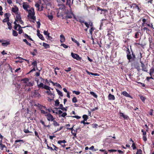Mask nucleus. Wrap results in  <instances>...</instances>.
Listing matches in <instances>:
<instances>
[{
	"label": "nucleus",
	"instance_id": "nucleus-1",
	"mask_svg": "<svg viewBox=\"0 0 154 154\" xmlns=\"http://www.w3.org/2000/svg\"><path fill=\"white\" fill-rule=\"evenodd\" d=\"M21 81L23 82V84L25 87L32 86L34 85V82L28 78L22 79Z\"/></svg>",
	"mask_w": 154,
	"mask_h": 154
},
{
	"label": "nucleus",
	"instance_id": "nucleus-2",
	"mask_svg": "<svg viewBox=\"0 0 154 154\" xmlns=\"http://www.w3.org/2000/svg\"><path fill=\"white\" fill-rule=\"evenodd\" d=\"M28 13V17L29 18L33 20L34 22V21L36 20V17L35 16V12L34 9L33 8L29 9V11H27Z\"/></svg>",
	"mask_w": 154,
	"mask_h": 154
},
{
	"label": "nucleus",
	"instance_id": "nucleus-3",
	"mask_svg": "<svg viewBox=\"0 0 154 154\" xmlns=\"http://www.w3.org/2000/svg\"><path fill=\"white\" fill-rule=\"evenodd\" d=\"M127 57L129 62L134 60L135 58V55L133 54L132 52L131 53L129 49H128L127 51Z\"/></svg>",
	"mask_w": 154,
	"mask_h": 154
},
{
	"label": "nucleus",
	"instance_id": "nucleus-4",
	"mask_svg": "<svg viewBox=\"0 0 154 154\" xmlns=\"http://www.w3.org/2000/svg\"><path fill=\"white\" fill-rule=\"evenodd\" d=\"M15 17V21L14 22V24L15 25L17 24V23H20L21 24H23V22L22 21L21 18V17L20 15V12L14 15Z\"/></svg>",
	"mask_w": 154,
	"mask_h": 154
},
{
	"label": "nucleus",
	"instance_id": "nucleus-5",
	"mask_svg": "<svg viewBox=\"0 0 154 154\" xmlns=\"http://www.w3.org/2000/svg\"><path fill=\"white\" fill-rule=\"evenodd\" d=\"M53 113H55L56 114L59 115V117H65L67 115V113L66 112L63 113L62 111L60 110H57V111L55 112V111L53 110H51Z\"/></svg>",
	"mask_w": 154,
	"mask_h": 154
},
{
	"label": "nucleus",
	"instance_id": "nucleus-6",
	"mask_svg": "<svg viewBox=\"0 0 154 154\" xmlns=\"http://www.w3.org/2000/svg\"><path fill=\"white\" fill-rule=\"evenodd\" d=\"M24 142V141L23 140H16L14 142V145L15 146L16 148H19L21 144Z\"/></svg>",
	"mask_w": 154,
	"mask_h": 154
},
{
	"label": "nucleus",
	"instance_id": "nucleus-7",
	"mask_svg": "<svg viewBox=\"0 0 154 154\" xmlns=\"http://www.w3.org/2000/svg\"><path fill=\"white\" fill-rule=\"evenodd\" d=\"M22 7L23 9L26 11H27L29 9L32 8L31 7L30 5L26 2H23L22 4Z\"/></svg>",
	"mask_w": 154,
	"mask_h": 154
},
{
	"label": "nucleus",
	"instance_id": "nucleus-8",
	"mask_svg": "<svg viewBox=\"0 0 154 154\" xmlns=\"http://www.w3.org/2000/svg\"><path fill=\"white\" fill-rule=\"evenodd\" d=\"M14 29H15L19 31V34H21L23 32V30L22 29V27L19 24H17L15 25Z\"/></svg>",
	"mask_w": 154,
	"mask_h": 154
},
{
	"label": "nucleus",
	"instance_id": "nucleus-9",
	"mask_svg": "<svg viewBox=\"0 0 154 154\" xmlns=\"http://www.w3.org/2000/svg\"><path fill=\"white\" fill-rule=\"evenodd\" d=\"M13 14L14 15L19 13L18 8L16 6H14L11 9Z\"/></svg>",
	"mask_w": 154,
	"mask_h": 154
},
{
	"label": "nucleus",
	"instance_id": "nucleus-10",
	"mask_svg": "<svg viewBox=\"0 0 154 154\" xmlns=\"http://www.w3.org/2000/svg\"><path fill=\"white\" fill-rule=\"evenodd\" d=\"M45 116H46L47 119L48 121H52L54 119V118L53 117V116L50 113H47Z\"/></svg>",
	"mask_w": 154,
	"mask_h": 154
},
{
	"label": "nucleus",
	"instance_id": "nucleus-11",
	"mask_svg": "<svg viewBox=\"0 0 154 154\" xmlns=\"http://www.w3.org/2000/svg\"><path fill=\"white\" fill-rule=\"evenodd\" d=\"M71 55L72 57L74 59H76L77 60H81L82 59L81 57H80L77 54L72 53H71Z\"/></svg>",
	"mask_w": 154,
	"mask_h": 154
},
{
	"label": "nucleus",
	"instance_id": "nucleus-12",
	"mask_svg": "<svg viewBox=\"0 0 154 154\" xmlns=\"http://www.w3.org/2000/svg\"><path fill=\"white\" fill-rule=\"evenodd\" d=\"M32 95L34 97H41V95L38 91L35 90L32 93Z\"/></svg>",
	"mask_w": 154,
	"mask_h": 154
},
{
	"label": "nucleus",
	"instance_id": "nucleus-13",
	"mask_svg": "<svg viewBox=\"0 0 154 154\" xmlns=\"http://www.w3.org/2000/svg\"><path fill=\"white\" fill-rule=\"evenodd\" d=\"M132 20L131 17H127L125 18L124 22L127 23H130L132 22Z\"/></svg>",
	"mask_w": 154,
	"mask_h": 154
},
{
	"label": "nucleus",
	"instance_id": "nucleus-14",
	"mask_svg": "<svg viewBox=\"0 0 154 154\" xmlns=\"http://www.w3.org/2000/svg\"><path fill=\"white\" fill-rule=\"evenodd\" d=\"M1 42H2V45L5 47L7 46L10 44V41H4L2 42L1 41Z\"/></svg>",
	"mask_w": 154,
	"mask_h": 154
},
{
	"label": "nucleus",
	"instance_id": "nucleus-15",
	"mask_svg": "<svg viewBox=\"0 0 154 154\" xmlns=\"http://www.w3.org/2000/svg\"><path fill=\"white\" fill-rule=\"evenodd\" d=\"M140 62L141 64L142 69L143 71L144 72H147L148 70L147 69V67L145 66V64L143 63L142 61H140Z\"/></svg>",
	"mask_w": 154,
	"mask_h": 154
},
{
	"label": "nucleus",
	"instance_id": "nucleus-16",
	"mask_svg": "<svg viewBox=\"0 0 154 154\" xmlns=\"http://www.w3.org/2000/svg\"><path fill=\"white\" fill-rule=\"evenodd\" d=\"M66 39L65 37L63 34L60 35V41L61 43H63L65 42Z\"/></svg>",
	"mask_w": 154,
	"mask_h": 154
},
{
	"label": "nucleus",
	"instance_id": "nucleus-17",
	"mask_svg": "<svg viewBox=\"0 0 154 154\" xmlns=\"http://www.w3.org/2000/svg\"><path fill=\"white\" fill-rule=\"evenodd\" d=\"M74 126V125H73L72 128H67V130H70L71 131V133L72 134V135L76 137V133H73V131H74L75 132V131L73 129V127Z\"/></svg>",
	"mask_w": 154,
	"mask_h": 154
},
{
	"label": "nucleus",
	"instance_id": "nucleus-18",
	"mask_svg": "<svg viewBox=\"0 0 154 154\" xmlns=\"http://www.w3.org/2000/svg\"><path fill=\"white\" fill-rule=\"evenodd\" d=\"M122 94H123L124 96L130 98H132V97L126 91H124L122 92Z\"/></svg>",
	"mask_w": 154,
	"mask_h": 154
},
{
	"label": "nucleus",
	"instance_id": "nucleus-19",
	"mask_svg": "<svg viewBox=\"0 0 154 154\" xmlns=\"http://www.w3.org/2000/svg\"><path fill=\"white\" fill-rule=\"evenodd\" d=\"M84 24L88 28H89V26L90 27H92L93 25L92 22H89L88 23L87 22H85Z\"/></svg>",
	"mask_w": 154,
	"mask_h": 154
},
{
	"label": "nucleus",
	"instance_id": "nucleus-20",
	"mask_svg": "<svg viewBox=\"0 0 154 154\" xmlns=\"http://www.w3.org/2000/svg\"><path fill=\"white\" fill-rule=\"evenodd\" d=\"M108 99L109 100H114L115 98L114 96L111 94H109L108 96Z\"/></svg>",
	"mask_w": 154,
	"mask_h": 154
},
{
	"label": "nucleus",
	"instance_id": "nucleus-21",
	"mask_svg": "<svg viewBox=\"0 0 154 154\" xmlns=\"http://www.w3.org/2000/svg\"><path fill=\"white\" fill-rule=\"evenodd\" d=\"M97 11H101V14H104L106 12H107V10L105 9H102L100 8L99 7H98L97 9Z\"/></svg>",
	"mask_w": 154,
	"mask_h": 154
},
{
	"label": "nucleus",
	"instance_id": "nucleus-22",
	"mask_svg": "<svg viewBox=\"0 0 154 154\" xmlns=\"http://www.w3.org/2000/svg\"><path fill=\"white\" fill-rule=\"evenodd\" d=\"M46 93L48 95H50L51 96V97L54 98V94L51 93V91H50V89L47 90L46 91Z\"/></svg>",
	"mask_w": 154,
	"mask_h": 154
},
{
	"label": "nucleus",
	"instance_id": "nucleus-23",
	"mask_svg": "<svg viewBox=\"0 0 154 154\" xmlns=\"http://www.w3.org/2000/svg\"><path fill=\"white\" fill-rule=\"evenodd\" d=\"M37 84L38 88H43V87L44 85L43 83H39L38 81H37Z\"/></svg>",
	"mask_w": 154,
	"mask_h": 154
},
{
	"label": "nucleus",
	"instance_id": "nucleus-24",
	"mask_svg": "<svg viewBox=\"0 0 154 154\" xmlns=\"http://www.w3.org/2000/svg\"><path fill=\"white\" fill-rule=\"evenodd\" d=\"M37 35L39 37V38L41 39L42 40L44 41L45 39L43 35L41 34L39 32H37Z\"/></svg>",
	"mask_w": 154,
	"mask_h": 154
},
{
	"label": "nucleus",
	"instance_id": "nucleus-25",
	"mask_svg": "<svg viewBox=\"0 0 154 154\" xmlns=\"http://www.w3.org/2000/svg\"><path fill=\"white\" fill-rule=\"evenodd\" d=\"M142 26H146V25L147 24L146 20L145 19L143 18L142 20Z\"/></svg>",
	"mask_w": 154,
	"mask_h": 154
},
{
	"label": "nucleus",
	"instance_id": "nucleus-26",
	"mask_svg": "<svg viewBox=\"0 0 154 154\" xmlns=\"http://www.w3.org/2000/svg\"><path fill=\"white\" fill-rule=\"evenodd\" d=\"M120 116H122L125 119H128V116L126 115H124L123 113L120 112Z\"/></svg>",
	"mask_w": 154,
	"mask_h": 154
},
{
	"label": "nucleus",
	"instance_id": "nucleus-27",
	"mask_svg": "<svg viewBox=\"0 0 154 154\" xmlns=\"http://www.w3.org/2000/svg\"><path fill=\"white\" fill-rule=\"evenodd\" d=\"M42 46L45 47V48H50V45L45 42L43 43Z\"/></svg>",
	"mask_w": 154,
	"mask_h": 154
},
{
	"label": "nucleus",
	"instance_id": "nucleus-28",
	"mask_svg": "<svg viewBox=\"0 0 154 154\" xmlns=\"http://www.w3.org/2000/svg\"><path fill=\"white\" fill-rule=\"evenodd\" d=\"M94 29H95L93 26L92 27H91V29L89 30V32L91 36L92 35L93 32L94 31Z\"/></svg>",
	"mask_w": 154,
	"mask_h": 154
},
{
	"label": "nucleus",
	"instance_id": "nucleus-29",
	"mask_svg": "<svg viewBox=\"0 0 154 154\" xmlns=\"http://www.w3.org/2000/svg\"><path fill=\"white\" fill-rule=\"evenodd\" d=\"M71 39L72 41L76 44L78 46H79L80 44L74 38H72Z\"/></svg>",
	"mask_w": 154,
	"mask_h": 154
},
{
	"label": "nucleus",
	"instance_id": "nucleus-30",
	"mask_svg": "<svg viewBox=\"0 0 154 154\" xmlns=\"http://www.w3.org/2000/svg\"><path fill=\"white\" fill-rule=\"evenodd\" d=\"M32 65H33L34 67H35L36 69H38L37 67V63L36 61H35L33 62L32 63Z\"/></svg>",
	"mask_w": 154,
	"mask_h": 154
},
{
	"label": "nucleus",
	"instance_id": "nucleus-31",
	"mask_svg": "<svg viewBox=\"0 0 154 154\" xmlns=\"http://www.w3.org/2000/svg\"><path fill=\"white\" fill-rule=\"evenodd\" d=\"M56 91L59 95L60 96L62 97L63 96V94L62 92L60 91V90H58L57 89H56Z\"/></svg>",
	"mask_w": 154,
	"mask_h": 154
},
{
	"label": "nucleus",
	"instance_id": "nucleus-32",
	"mask_svg": "<svg viewBox=\"0 0 154 154\" xmlns=\"http://www.w3.org/2000/svg\"><path fill=\"white\" fill-rule=\"evenodd\" d=\"M58 109H60L61 110H62L63 111H66L67 110V107H61V108H55V109H56V110H57Z\"/></svg>",
	"mask_w": 154,
	"mask_h": 154
},
{
	"label": "nucleus",
	"instance_id": "nucleus-33",
	"mask_svg": "<svg viewBox=\"0 0 154 154\" xmlns=\"http://www.w3.org/2000/svg\"><path fill=\"white\" fill-rule=\"evenodd\" d=\"M1 148L2 150H5L6 151H7L6 150V148L5 146L2 144L1 143Z\"/></svg>",
	"mask_w": 154,
	"mask_h": 154
},
{
	"label": "nucleus",
	"instance_id": "nucleus-34",
	"mask_svg": "<svg viewBox=\"0 0 154 154\" xmlns=\"http://www.w3.org/2000/svg\"><path fill=\"white\" fill-rule=\"evenodd\" d=\"M24 37L25 38H27V39H29L31 41H33V40L32 38L30 37L28 35L26 34H24Z\"/></svg>",
	"mask_w": 154,
	"mask_h": 154
},
{
	"label": "nucleus",
	"instance_id": "nucleus-35",
	"mask_svg": "<svg viewBox=\"0 0 154 154\" xmlns=\"http://www.w3.org/2000/svg\"><path fill=\"white\" fill-rule=\"evenodd\" d=\"M23 41L24 42H25L27 45H28L30 46H31V43L28 42L27 41V40L26 39H23Z\"/></svg>",
	"mask_w": 154,
	"mask_h": 154
},
{
	"label": "nucleus",
	"instance_id": "nucleus-36",
	"mask_svg": "<svg viewBox=\"0 0 154 154\" xmlns=\"http://www.w3.org/2000/svg\"><path fill=\"white\" fill-rule=\"evenodd\" d=\"M90 94L92 95L94 97L97 98V95L93 91H91L90 92Z\"/></svg>",
	"mask_w": 154,
	"mask_h": 154
},
{
	"label": "nucleus",
	"instance_id": "nucleus-37",
	"mask_svg": "<svg viewBox=\"0 0 154 154\" xmlns=\"http://www.w3.org/2000/svg\"><path fill=\"white\" fill-rule=\"evenodd\" d=\"M12 34L14 36H17L18 35L17 32L14 30H13Z\"/></svg>",
	"mask_w": 154,
	"mask_h": 154
},
{
	"label": "nucleus",
	"instance_id": "nucleus-38",
	"mask_svg": "<svg viewBox=\"0 0 154 154\" xmlns=\"http://www.w3.org/2000/svg\"><path fill=\"white\" fill-rule=\"evenodd\" d=\"M48 19L51 20H52L53 18V16L52 15H48L47 16Z\"/></svg>",
	"mask_w": 154,
	"mask_h": 154
},
{
	"label": "nucleus",
	"instance_id": "nucleus-39",
	"mask_svg": "<svg viewBox=\"0 0 154 154\" xmlns=\"http://www.w3.org/2000/svg\"><path fill=\"white\" fill-rule=\"evenodd\" d=\"M154 72V69H151L150 70V71L149 72V75L152 76V74H153Z\"/></svg>",
	"mask_w": 154,
	"mask_h": 154
},
{
	"label": "nucleus",
	"instance_id": "nucleus-40",
	"mask_svg": "<svg viewBox=\"0 0 154 154\" xmlns=\"http://www.w3.org/2000/svg\"><path fill=\"white\" fill-rule=\"evenodd\" d=\"M77 101V98L76 97H74L72 99V102L73 103H75Z\"/></svg>",
	"mask_w": 154,
	"mask_h": 154
},
{
	"label": "nucleus",
	"instance_id": "nucleus-41",
	"mask_svg": "<svg viewBox=\"0 0 154 154\" xmlns=\"http://www.w3.org/2000/svg\"><path fill=\"white\" fill-rule=\"evenodd\" d=\"M53 124L54 126H57L59 125V124L55 120L53 121Z\"/></svg>",
	"mask_w": 154,
	"mask_h": 154
},
{
	"label": "nucleus",
	"instance_id": "nucleus-42",
	"mask_svg": "<svg viewBox=\"0 0 154 154\" xmlns=\"http://www.w3.org/2000/svg\"><path fill=\"white\" fill-rule=\"evenodd\" d=\"M139 36V33L138 32H136L135 34V38H138Z\"/></svg>",
	"mask_w": 154,
	"mask_h": 154
},
{
	"label": "nucleus",
	"instance_id": "nucleus-43",
	"mask_svg": "<svg viewBox=\"0 0 154 154\" xmlns=\"http://www.w3.org/2000/svg\"><path fill=\"white\" fill-rule=\"evenodd\" d=\"M7 24L8 26V28L9 29H11L12 28L11 24L9 22H8L7 23Z\"/></svg>",
	"mask_w": 154,
	"mask_h": 154
},
{
	"label": "nucleus",
	"instance_id": "nucleus-44",
	"mask_svg": "<svg viewBox=\"0 0 154 154\" xmlns=\"http://www.w3.org/2000/svg\"><path fill=\"white\" fill-rule=\"evenodd\" d=\"M66 142V141L65 140H59L58 141L57 143L58 144H61L62 143H65Z\"/></svg>",
	"mask_w": 154,
	"mask_h": 154
},
{
	"label": "nucleus",
	"instance_id": "nucleus-45",
	"mask_svg": "<svg viewBox=\"0 0 154 154\" xmlns=\"http://www.w3.org/2000/svg\"><path fill=\"white\" fill-rule=\"evenodd\" d=\"M43 88H44L47 90H48L50 89L51 88L50 87L48 86L45 85L43 87Z\"/></svg>",
	"mask_w": 154,
	"mask_h": 154
},
{
	"label": "nucleus",
	"instance_id": "nucleus-46",
	"mask_svg": "<svg viewBox=\"0 0 154 154\" xmlns=\"http://www.w3.org/2000/svg\"><path fill=\"white\" fill-rule=\"evenodd\" d=\"M72 92L73 93H74L77 95H79L80 93V92L79 91H72Z\"/></svg>",
	"mask_w": 154,
	"mask_h": 154
},
{
	"label": "nucleus",
	"instance_id": "nucleus-47",
	"mask_svg": "<svg viewBox=\"0 0 154 154\" xmlns=\"http://www.w3.org/2000/svg\"><path fill=\"white\" fill-rule=\"evenodd\" d=\"M61 46H63L65 48H68V46L64 44H61L60 45Z\"/></svg>",
	"mask_w": 154,
	"mask_h": 154
},
{
	"label": "nucleus",
	"instance_id": "nucleus-48",
	"mask_svg": "<svg viewBox=\"0 0 154 154\" xmlns=\"http://www.w3.org/2000/svg\"><path fill=\"white\" fill-rule=\"evenodd\" d=\"M83 118L84 119L83 121H87L88 119V117L86 115H84L83 116Z\"/></svg>",
	"mask_w": 154,
	"mask_h": 154
},
{
	"label": "nucleus",
	"instance_id": "nucleus-49",
	"mask_svg": "<svg viewBox=\"0 0 154 154\" xmlns=\"http://www.w3.org/2000/svg\"><path fill=\"white\" fill-rule=\"evenodd\" d=\"M141 132H142L143 136L146 135V131L143 129L141 130Z\"/></svg>",
	"mask_w": 154,
	"mask_h": 154
},
{
	"label": "nucleus",
	"instance_id": "nucleus-50",
	"mask_svg": "<svg viewBox=\"0 0 154 154\" xmlns=\"http://www.w3.org/2000/svg\"><path fill=\"white\" fill-rule=\"evenodd\" d=\"M140 98L141 100L144 103L145 100L146 99L145 98L144 96H140Z\"/></svg>",
	"mask_w": 154,
	"mask_h": 154
},
{
	"label": "nucleus",
	"instance_id": "nucleus-51",
	"mask_svg": "<svg viewBox=\"0 0 154 154\" xmlns=\"http://www.w3.org/2000/svg\"><path fill=\"white\" fill-rule=\"evenodd\" d=\"M143 141L146 142L147 140L146 135L143 136Z\"/></svg>",
	"mask_w": 154,
	"mask_h": 154
},
{
	"label": "nucleus",
	"instance_id": "nucleus-52",
	"mask_svg": "<svg viewBox=\"0 0 154 154\" xmlns=\"http://www.w3.org/2000/svg\"><path fill=\"white\" fill-rule=\"evenodd\" d=\"M60 102L58 100H57L55 101V106H57L59 104Z\"/></svg>",
	"mask_w": 154,
	"mask_h": 154
},
{
	"label": "nucleus",
	"instance_id": "nucleus-53",
	"mask_svg": "<svg viewBox=\"0 0 154 154\" xmlns=\"http://www.w3.org/2000/svg\"><path fill=\"white\" fill-rule=\"evenodd\" d=\"M142 153V151L141 149H137L136 154H141Z\"/></svg>",
	"mask_w": 154,
	"mask_h": 154
},
{
	"label": "nucleus",
	"instance_id": "nucleus-54",
	"mask_svg": "<svg viewBox=\"0 0 154 154\" xmlns=\"http://www.w3.org/2000/svg\"><path fill=\"white\" fill-rule=\"evenodd\" d=\"M64 70L66 72H68L72 70V68L71 67H69L67 69H65Z\"/></svg>",
	"mask_w": 154,
	"mask_h": 154
},
{
	"label": "nucleus",
	"instance_id": "nucleus-55",
	"mask_svg": "<svg viewBox=\"0 0 154 154\" xmlns=\"http://www.w3.org/2000/svg\"><path fill=\"white\" fill-rule=\"evenodd\" d=\"M132 147L133 149L134 150L136 149V148L135 144L134 143H133L132 144Z\"/></svg>",
	"mask_w": 154,
	"mask_h": 154
},
{
	"label": "nucleus",
	"instance_id": "nucleus-56",
	"mask_svg": "<svg viewBox=\"0 0 154 154\" xmlns=\"http://www.w3.org/2000/svg\"><path fill=\"white\" fill-rule=\"evenodd\" d=\"M9 21V19L8 18H5L3 20V22H8Z\"/></svg>",
	"mask_w": 154,
	"mask_h": 154
},
{
	"label": "nucleus",
	"instance_id": "nucleus-57",
	"mask_svg": "<svg viewBox=\"0 0 154 154\" xmlns=\"http://www.w3.org/2000/svg\"><path fill=\"white\" fill-rule=\"evenodd\" d=\"M143 30L144 31H146L147 33V31H149V29L146 27H145L143 28Z\"/></svg>",
	"mask_w": 154,
	"mask_h": 154
},
{
	"label": "nucleus",
	"instance_id": "nucleus-58",
	"mask_svg": "<svg viewBox=\"0 0 154 154\" xmlns=\"http://www.w3.org/2000/svg\"><path fill=\"white\" fill-rule=\"evenodd\" d=\"M53 146L54 147V150L57 151L58 150V148L55 145L53 144H52Z\"/></svg>",
	"mask_w": 154,
	"mask_h": 154
},
{
	"label": "nucleus",
	"instance_id": "nucleus-59",
	"mask_svg": "<svg viewBox=\"0 0 154 154\" xmlns=\"http://www.w3.org/2000/svg\"><path fill=\"white\" fill-rule=\"evenodd\" d=\"M134 5L135 6V8L137 10L139 11V12H140V9L139 7L137 5H136V4H134Z\"/></svg>",
	"mask_w": 154,
	"mask_h": 154
},
{
	"label": "nucleus",
	"instance_id": "nucleus-60",
	"mask_svg": "<svg viewBox=\"0 0 154 154\" xmlns=\"http://www.w3.org/2000/svg\"><path fill=\"white\" fill-rule=\"evenodd\" d=\"M44 34L45 35L47 36L48 35V34H49V33L48 32V31L45 30L44 31Z\"/></svg>",
	"mask_w": 154,
	"mask_h": 154
},
{
	"label": "nucleus",
	"instance_id": "nucleus-61",
	"mask_svg": "<svg viewBox=\"0 0 154 154\" xmlns=\"http://www.w3.org/2000/svg\"><path fill=\"white\" fill-rule=\"evenodd\" d=\"M72 18V15H68L66 17V18L67 19H68V18Z\"/></svg>",
	"mask_w": 154,
	"mask_h": 154
},
{
	"label": "nucleus",
	"instance_id": "nucleus-62",
	"mask_svg": "<svg viewBox=\"0 0 154 154\" xmlns=\"http://www.w3.org/2000/svg\"><path fill=\"white\" fill-rule=\"evenodd\" d=\"M24 132L25 133H29L30 132L29 131V130L27 129H24L23 130Z\"/></svg>",
	"mask_w": 154,
	"mask_h": 154
},
{
	"label": "nucleus",
	"instance_id": "nucleus-63",
	"mask_svg": "<svg viewBox=\"0 0 154 154\" xmlns=\"http://www.w3.org/2000/svg\"><path fill=\"white\" fill-rule=\"evenodd\" d=\"M37 28H39L41 25L39 21L37 22Z\"/></svg>",
	"mask_w": 154,
	"mask_h": 154
},
{
	"label": "nucleus",
	"instance_id": "nucleus-64",
	"mask_svg": "<svg viewBox=\"0 0 154 154\" xmlns=\"http://www.w3.org/2000/svg\"><path fill=\"white\" fill-rule=\"evenodd\" d=\"M55 86H56L57 87H58L59 88H62V87H61V85L60 84H59L58 83H56V85H55Z\"/></svg>",
	"mask_w": 154,
	"mask_h": 154
}]
</instances>
